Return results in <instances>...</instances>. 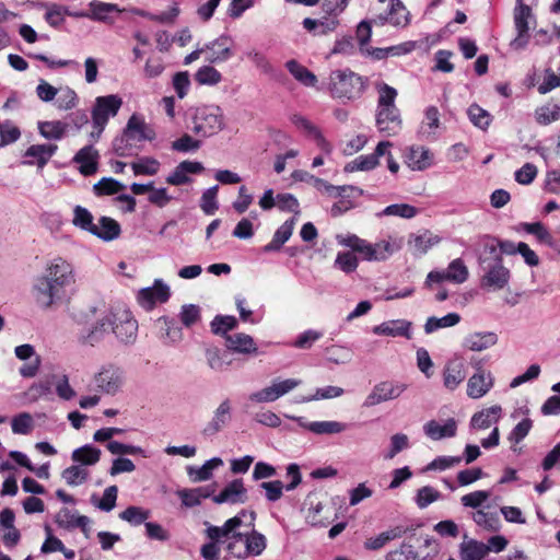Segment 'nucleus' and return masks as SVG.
Wrapping results in <instances>:
<instances>
[{"mask_svg":"<svg viewBox=\"0 0 560 560\" xmlns=\"http://www.w3.org/2000/svg\"><path fill=\"white\" fill-rule=\"evenodd\" d=\"M256 513L242 510L222 526L209 525L206 533L209 539H224L228 552L236 559L260 556L267 547L265 535L255 530Z\"/></svg>","mask_w":560,"mask_h":560,"instance_id":"1","label":"nucleus"},{"mask_svg":"<svg viewBox=\"0 0 560 560\" xmlns=\"http://www.w3.org/2000/svg\"><path fill=\"white\" fill-rule=\"evenodd\" d=\"M74 281L72 264L62 257H55L46 264L44 271L33 279L32 298L40 310H50L61 301L66 289Z\"/></svg>","mask_w":560,"mask_h":560,"instance_id":"2","label":"nucleus"},{"mask_svg":"<svg viewBox=\"0 0 560 560\" xmlns=\"http://www.w3.org/2000/svg\"><path fill=\"white\" fill-rule=\"evenodd\" d=\"M366 89L368 79L350 69H337L329 74L328 90L335 98L353 102L361 98Z\"/></svg>","mask_w":560,"mask_h":560,"instance_id":"3","label":"nucleus"},{"mask_svg":"<svg viewBox=\"0 0 560 560\" xmlns=\"http://www.w3.org/2000/svg\"><path fill=\"white\" fill-rule=\"evenodd\" d=\"M336 240L339 245L351 248L368 261H384L399 249L398 245L389 241L372 244L355 234H337Z\"/></svg>","mask_w":560,"mask_h":560,"instance_id":"4","label":"nucleus"},{"mask_svg":"<svg viewBox=\"0 0 560 560\" xmlns=\"http://www.w3.org/2000/svg\"><path fill=\"white\" fill-rule=\"evenodd\" d=\"M191 130L195 135L208 138L224 128L222 108L218 105H202L195 108Z\"/></svg>","mask_w":560,"mask_h":560,"instance_id":"5","label":"nucleus"},{"mask_svg":"<svg viewBox=\"0 0 560 560\" xmlns=\"http://www.w3.org/2000/svg\"><path fill=\"white\" fill-rule=\"evenodd\" d=\"M478 261L482 270L480 281L482 288L499 291L509 284L511 272L503 265L502 257L489 258L481 255L478 257Z\"/></svg>","mask_w":560,"mask_h":560,"instance_id":"6","label":"nucleus"},{"mask_svg":"<svg viewBox=\"0 0 560 560\" xmlns=\"http://www.w3.org/2000/svg\"><path fill=\"white\" fill-rule=\"evenodd\" d=\"M93 383L97 392L116 395L125 384V372L115 364H104L94 374Z\"/></svg>","mask_w":560,"mask_h":560,"instance_id":"7","label":"nucleus"},{"mask_svg":"<svg viewBox=\"0 0 560 560\" xmlns=\"http://www.w3.org/2000/svg\"><path fill=\"white\" fill-rule=\"evenodd\" d=\"M122 105V100L116 94L97 96L92 108L93 128L104 130L109 118L115 117Z\"/></svg>","mask_w":560,"mask_h":560,"instance_id":"8","label":"nucleus"},{"mask_svg":"<svg viewBox=\"0 0 560 560\" xmlns=\"http://www.w3.org/2000/svg\"><path fill=\"white\" fill-rule=\"evenodd\" d=\"M408 385L395 381H382L373 386L369 395L365 397L362 407L372 408L380 404L399 398Z\"/></svg>","mask_w":560,"mask_h":560,"instance_id":"9","label":"nucleus"},{"mask_svg":"<svg viewBox=\"0 0 560 560\" xmlns=\"http://www.w3.org/2000/svg\"><path fill=\"white\" fill-rule=\"evenodd\" d=\"M301 383L302 381L296 378H276L269 386L252 393L248 398L257 404L272 402L295 389Z\"/></svg>","mask_w":560,"mask_h":560,"instance_id":"10","label":"nucleus"},{"mask_svg":"<svg viewBox=\"0 0 560 560\" xmlns=\"http://www.w3.org/2000/svg\"><path fill=\"white\" fill-rule=\"evenodd\" d=\"M112 331L120 342L128 345L136 341L138 323L129 311L112 312Z\"/></svg>","mask_w":560,"mask_h":560,"instance_id":"11","label":"nucleus"},{"mask_svg":"<svg viewBox=\"0 0 560 560\" xmlns=\"http://www.w3.org/2000/svg\"><path fill=\"white\" fill-rule=\"evenodd\" d=\"M234 42L231 36L222 34L203 46L207 54L206 60L209 63H222L233 56Z\"/></svg>","mask_w":560,"mask_h":560,"instance_id":"12","label":"nucleus"},{"mask_svg":"<svg viewBox=\"0 0 560 560\" xmlns=\"http://www.w3.org/2000/svg\"><path fill=\"white\" fill-rule=\"evenodd\" d=\"M232 421V402L223 399L213 410L211 419L206 423L201 433L205 436H213L226 428Z\"/></svg>","mask_w":560,"mask_h":560,"instance_id":"13","label":"nucleus"},{"mask_svg":"<svg viewBox=\"0 0 560 560\" xmlns=\"http://www.w3.org/2000/svg\"><path fill=\"white\" fill-rule=\"evenodd\" d=\"M170 295V287L162 279H155L152 287L139 291L138 302L143 308L150 311L156 303H165Z\"/></svg>","mask_w":560,"mask_h":560,"instance_id":"14","label":"nucleus"},{"mask_svg":"<svg viewBox=\"0 0 560 560\" xmlns=\"http://www.w3.org/2000/svg\"><path fill=\"white\" fill-rule=\"evenodd\" d=\"M477 372L471 375L467 383V395L478 399L483 397L493 386V377L490 372L486 373L481 368V361L474 363Z\"/></svg>","mask_w":560,"mask_h":560,"instance_id":"15","label":"nucleus"},{"mask_svg":"<svg viewBox=\"0 0 560 560\" xmlns=\"http://www.w3.org/2000/svg\"><path fill=\"white\" fill-rule=\"evenodd\" d=\"M401 118L397 106L376 110V127L386 136H394L401 129Z\"/></svg>","mask_w":560,"mask_h":560,"instance_id":"16","label":"nucleus"},{"mask_svg":"<svg viewBox=\"0 0 560 560\" xmlns=\"http://www.w3.org/2000/svg\"><path fill=\"white\" fill-rule=\"evenodd\" d=\"M532 15L530 8L526 4L520 3L515 9L514 23L517 30L516 38L511 43L515 49H522L527 45L528 42V20Z\"/></svg>","mask_w":560,"mask_h":560,"instance_id":"17","label":"nucleus"},{"mask_svg":"<svg viewBox=\"0 0 560 560\" xmlns=\"http://www.w3.org/2000/svg\"><path fill=\"white\" fill-rule=\"evenodd\" d=\"M292 178L296 182H305L311 184L316 189L320 191H325L330 196H342V194L348 189H353L352 186H334L326 180L318 178L311 173L302 170H296L292 173Z\"/></svg>","mask_w":560,"mask_h":560,"instance_id":"18","label":"nucleus"},{"mask_svg":"<svg viewBox=\"0 0 560 560\" xmlns=\"http://www.w3.org/2000/svg\"><path fill=\"white\" fill-rule=\"evenodd\" d=\"M246 489L242 479H234L225 486V488L217 495L213 497V502L217 504L222 503H244L247 499Z\"/></svg>","mask_w":560,"mask_h":560,"instance_id":"19","label":"nucleus"},{"mask_svg":"<svg viewBox=\"0 0 560 560\" xmlns=\"http://www.w3.org/2000/svg\"><path fill=\"white\" fill-rule=\"evenodd\" d=\"M412 323L406 319H393L373 327V332L378 336L406 337L411 339Z\"/></svg>","mask_w":560,"mask_h":560,"instance_id":"20","label":"nucleus"},{"mask_svg":"<svg viewBox=\"0 0 560 560\" xmlns=\"http://www.w3.org/2000/svg\"><path fill=\"white\" fill-rule=\"evenodd\" d=\"M100 154L92 145H86L79 150L73 161L79 164V171L84 176L93 175L97 172Z\"/></svg>","mask_w":560,"mask_h":560,"instance_id":"21","label":"nucleus"},{"mask_svg":"<svg viewBox=\"0 0 560 560\" xmlns=\"http://www.w3.org/2000/svg\"><path fill=\"white\" fill-rule=\"evenodd\" d=\"M57 525L65 529L80 528L89 537L91 520L84 515H77L68 509H62L55 517Z\"/></svg>","mask_w":560,"mask_h":560,"instance_id":"22","label":"nucleus"},{"mask_svg":"<svg viewBox=\"0 0 560 560\" xmlns=\"http://www.w3.org/2000/svg\"><path fill=\"white\" fill-rule=\"evenodd\" d=\"M202 171L203 165L200 162L183 161L166 177V183L174 186L184 185L190 182L188 174H198Z\"/></svg>","mask_w":560,"mask_h":560,"instance_id":"23","label":"nucleus"},{"mask_svg":"<svg viewBox=\"0 0 560 560\" xmlns=\"http://www.w3.org/2000/svg\"><path fill=\"white\" fill-rule=\"evenodd\" d=\"M57 149L56 144H33L25 151V158L28 160L24 164L37 165L39 168H43L56 153Z\"/></svg>","mask_w":560,"mask_h":560,"instance_id":"24","label":"nucleus"},{"mask_svg":"<svg viewBox=\"0 0 560 560\" xmlns=\"http://www.w3.org/2000/svg\"><path fill=\"white\" fill-rule=\"evenodd\" d=\"M423 432L433 441L453 438L457 432V423L453 418L447 419L444 424H440L435 420H430L423 425Z\"/></svg>","mask_w":560,"mask_h":560,"instance_id":"25","label":"nucleus"},{"mask_svg":"<svg viewBox=\"0 0 560 560\" xmlns=\"http://www.w3.org/2000/svg\"><path fill=\"white\" fill-rule=\"evenodd\" d=\"M133 140L142 141L149 140L152 141L155 138V131L151 128L142 117L133 114L127 121V125L124 129Z\"/></svg>","mask_w":560,"mask_h":560,"instance_id":"26","label":"nucleus"},{"mask_svg":"<svg viewBox=\"0 0 560 560\" xmlns=\"http://www.w3.org/2000/svg\"><path fill=\"white\" fill-rule=\"evenodd\" d=\"M300 425L317 435H330V434H339L347 430V424L339 421H312L306 422L302 418H296Z\"/></svg>","mask_w":560,"mask_h":560,"instance_id":"27","label":"nucleus"},{"mask_svg":"<svg viewBox=\"0 0 560 560\" xmlns=\"http://www.w3.org/2000/svg\"><path fill=\"white\" fill-rule=\"evenodd\" d=\"M112 312L104 317L100 318L85 334L80 338L81 342L89 346H94L100 342L106 334L112 330Z\"/></svg>","mask_w":560,"mask_h":560,"instance_id":"28","label":"nucleus"},{"mask_svg":"<svg viewBox=\"0 0 560 560\" xmlns=\"http://www.w3.org/2000/svg\"><path fill=\"white\" fill-rule=\"evenodd\" d=\"M466 377L465 363L462 359L450 361L443 373L444 386L454 390Z\"/></svg>","mask_w":560,"mask_h":560,"instance_id":"29","label":"nucleus"},{"mask_svg":"<svg viewBox=\"0 0 560 560\" xmlns=\"http://www.w3.org/2000/svg\"><path fill=\"white\" fill-rule=\"evenodd\" d=\"M498 342V335L493 331L469 334L464 339V347L470 351H485Z\"/></svg>","mask_w":560,"mask_h":560,"instance_id":"30","label":"nucleus"},{"mask_svg":"<svg viewBox=\"0 0 560 560\" xmlns=\"http://www.w3.org/2000/svg\"><path fill=\"white\" fill-rule=\"evenodd\" d=\"M501 413L502 408L499 405L485 408L471 417L470 427L476 430L489 429L499 421Z\"/></svg>","mask_w":560,"mask_h":560,"instance_id":"31","label":"nucleus"},{"mask_svg":"<svg viewBox=\"0 0 560 560\" xmlns=\"http://www.w3.org/2000/svg\"><path fill=\"white\" fill-rule=\"evenodd\" d=\"M406 163L412 171H424L432 164V154L424 147H411L406 155Z\"/></svg>","mask_w":560,"mask_h":560,"instance_id":"32","label":"nucleus"},{"mask_svg":"<svg viewBox=\"0 0 560 560\" xmlns=\"http://www.w3.org/2000/svg\"><path fill=\"white\" fill-rule=\"evenodd\" d=\"M382 23L387 22L396 27H406L410 22L409 12L400 0H390V8L385 16H380Z\"/></svg>","mask_w":560,"mask_h":560,"instance_id":"33","label":"nucleus"},{"mask_svg":"<svg viewBox=\"0 0 560 560\" xmlns=\"http://www.w3.org/2000/svg\"><path fill=\"white\" fill-rule=\"evenodd\" d=\"M89 19L97 22L113 23L112 13H119L121 10L117 4L93 0L89 3Z\"/></svg>","mask_w":560,"mask_h":560,"instance_id":"34","label":"nucleus"},{"mask_svg":"<svg viewBox=\"0 0 560 560\" xmlns=\"http://www.w3.org/2000/svg\"><path fill=\"white\" fill-rule=\"evenodd\" d=\"M121 233L120 224L109 217H101L96 224V231L93 235L104 242H110L119 237Z\"/></svg>","mask_w":560,"mask_h":560,"instance_id":"35","label":"nucleus"},{"mask_svg":"<svg viewBox=\"0 0 560 560\" xmlns=\"http://www.w3.org/2000/svg\"><path fill=\"white\" fill-rule=\"evenodd\" d=\"M295 225V219L287 220L273 234L270 243L264 246L265 253L279 250L292 236Z\"/></svg>","mask_w":560,"mask_h":560,"instance_id":"36","label":"nucleus"},{"mask_svg":"<svg viewBox=\"0 0 560 560\" xmlns=\"http://www.w3.org/2000/svg\"><path fill=\"white\" fill-rule=\"evenodd\" d=\"M441 238L438 235L432 234L430 231H424L419 235H411L408 244L416 255L425 254L431 247L439 244Z\"/></svg>","mask_w":560,"mask_h":560,"instance_id":"37","label":"nucleus"},{"mask_svg":"<svg viewBox=\"0 0 560 560\" xmlns=\"http://www.w3.org/2000/svg\"><path fill=\"white\" fill-rule=\"evenodd\" d=\"M229 349L238 353H254L257 351L256 345L249 335L238 332L225 337Z\"/></svg>","mask_w":560,"mask_h":560,"instance_id":"38","label":"nucleus"},{"mask_svg":"<svg viewBox=\"0 0 560 560\" xmlns=\"http://www.w3.org/2000/svg\"><path fill=\"white\" fill-rule=\"evenodd\" d=\"M100 458L101 450L90 444L75 448L71 454V459L82 467L93 466L98 463Z\"/></svg>","mask_w":560,"mask_h":560,"instance_id":"39","label":"nucleus"},{"mask_svg":"<svg viewBox=\"0 0 560 560\" xmlns=\"http://www.w3.org/2000/svg\"><path fill=\"white\" fill-rule=\"evenodd\" d=\"M285 67L293 78L305 86H315L317 83L316 75L306 67L292 59L287 61Z\"/></svg>","mask_w":560,"mask_h":560,"instance_id":"40","label":"nucleus"},{"mask_svg":"<svg viewBox=\"0 0 560 560\" xmlns=\"http://www.w3.org/2000/svg\"><path fill=\"white\" fill-rule=\"evenodd\" d=\"M222 465H223V460L220 457H213V458L207 460L200 467H189L188 475L191 478V480L195 482L206 481L212 477L213 469H215Z\"/></svg>","mask_w":560,"mask_h":560,"instance_id":"41","label":"nucleus"},{"mask_svg":"<svg viewBox=\"0 0 560 560\" xmlns=\"http://www.w3.org/2000/svg\"><path fill=\"white\" fill-rule=\"evenodd\" d=\"M489 553V547L486 544L471 539L460 545L462 560H481Z\"/></svg>","mask_w":560,"mask_h":560,"instance_id":"42","label":"nucleus"},{"mask_svg":"<svg viewBox=\"0 0 560 560\" xmlns=\"http://www.w3.org/2000/svg\"><path fill=\"white\" fill-rule=\"evenodd\" d=\"M471 518L478 526L489 532H498L501 527L500 517L495 512H486L479 509L472 513Z\"/></svg>","mask_w":560,"mask_h":560,"instance_id":"43","label":"nucleus"},{"mask_svg":"<svg viewBox=\"0 0 560 560\" xmlns=\"http://www.w3.org/2000/svg\"><path fill=\"white\" fill-rule=\"evenodd\" d=\"M68 125L60 120L39 121L38 131L48 140H60L65 137Z\"/></svg>","mask_w":560,"mask_h":560,"instance_id":"44","label":"nucleus"},{"mask_svg":"<svg viewBox=\"0 0 560 560\" xmlns=\"http://www.w3.org/2000/svg\"><path fill=\"white\" fill-rule=\"evenodd\" d=\"M460 322V315L457 313H448L443 317L431 316L424 324L425 334H432L438 329L453 327Z\"/></svg>","mask_w":560,"mask_h":560,"instance_id":"45","label":"nucleus"},{"mask_svg":"<svg viewBox=\"0 0 560 560\" xmlns=\"http://www.w3.org/2000/svg\"><path fill=\"white\" fill-rule=\"evenodd\" d=\"M72 224L92 235L94 231H96V224L94 223L92 213L82 206L74 207Z\"/></svg>","mask_w":560,"mask_h":560,"instance_id":"46","label":"nucleus"},{"mask_svg":"<svg viewBox=\"0 0 560 560\" xmlns=\"http://www.w3.org/2000/svg\"><path fill=\"white\" fill-rule=\"evenodd\" d=\"M440 110L436 106H428L424 110V119L420 132L425 136H434L440 128Z\"/></svg>","mask_w":560,"mask_h":560,"instance_id":"47","label":"nucleus"},{"mask_svg":"<svg viewBox=\"0 0 560 560\" xmlns=\"http://www.w3.org/2000/svg\"><path fill=\"white\" fill-rule=\"evenodd\" d=\"M521 228L526 233L535 235L538 242L546 244L550 247H553V245H555L553 237H552L551 233L548 231V229L542 223L525 222V223L521 224Z\"/></svg>","mask_w":560,"mask_h":560,"instance_id":"48","label":"nucleus"},{"mask_svg":"<svg viewBox=\"0 0 560 560\" xmlns=\"http://www.w3.org/2000/svg\"><path fill=\"white\" fill-rule=\"evenodd\" d=\"M535 119L539 125L547 126L560 119V105L548 103L535 110Z\"/></svg>","mask_w":560,"mask_h":560,"instance_id":"49","label":"nucleus"},{"mask_svg":"<svg viewBox=\"0 0 560 560\" xmlns=\"http://www.w3.org/2000/svg\"><path fill=\"white\" fill-rule=\"evenodd\" d=\"M61 477L68 486L77 487L88 480L89 470L80 465H72L62 471Z\"/></svg>","mask_w":560,"mask_h":560,"instance_id":"50","label":"nucleus"},{"mask_svg":"<svg viewBox=\"0 0 560 560\" xmlns=\"http://www.w3.org/2000/svg\"><path fill=\"white\" fill-rule=\"evenodd\" d=\"M375 89L378 93L377 109L396 106L397 90L385 82H376Z\"/></svg>","mask_w":560,"mask_h":560,"instance_id":"51","label":"nucleus"},{"mask_svg":"<svg viewBox=\"0 0 560 560\" xmlns=\"http://www.w3.org/2000/svg\"><path fill=\"white\" fill-rule=\"evenodd\" d=\"M468 268L460 258L452 260L445 270V277L447 281L454 283H463L468 278Z\"/></svg>","mask_w":560,"mask_h":560,"instance_id":"52","label":"nucleus"},{"mask_svg":"<svg viewBox=\"0 0 560 560\" xmlns=\"http://www.w3.org/2000/svg\"><path fill=\"white\" fill-rule=\"evenodd\" d=\"M160 162L150 156L140 158L137 162L131 163L135 175H155L160 170Z\"/></svg>","mask_w":560,"mask_h":560,"instance_id":"53","label":"nucleus"},{"mask_svg":"<svg viewBox=\"0 0 560 560\" xmlns=\"http://www.w3.org/2000/svg\"><path fill=\"white\" fill-rule=\"evenodd\" d=\"M119 517L128 522L131 525H140L147 523L145 521L150 517V511L144 510L140 506H128L126 510L119 513Z\"/></svg>","mask_w":560,"mask_h":560,"instance_id":"54","label":"nucleus"},{"mask_svg":"<svg viewBox=\"0 0 560 560\" xmlns=\"http://www.w3.org/2000/svg\"><path fill=\"white\" fill-rule=\"evenodd\" d=\"M418 209L408 203H394L387 206L378 215L399 217L404 219H411L418 214Z\"/></svg>","mask_w":560,"mask_h":560,"instance_id":"55","label":"nucleus"},{"mask_svg":"<svg viewBox=\"0 0 560 560\" xmlns=\"http://www.w3.org/2000/svg\"><path fill=\"white\" fill-rule=\"evenodd\" d=\"M125 186L112 178V177H103L93 186V190L97 196H109L119 192L122 190Z\"/></svg>","mask_w":560,"mask_h":560,"instance_id":"56","label":"nucleus"},{"mask_svg":"<svg viewBox=\"0 0 560 560\" xmlns=\"http://www.w3.org/2000/svg\"><path fill=\"white\" fill-rule=\"evenodd\" d=\"M237 326V319L230 315H217L211 322V331L214 335L228 336V331Z\"/></svg>","mask_w":560,"mask_h":560,"instance_id":"57","label":"nucleus"},{"mask_svg":"<svg viewBox=\"0 0 560 560\" xmlns=\"http://www.w3.org/2000/svg\"><path fill=\"white\" fill-rule=\"evenodd\" d=\"M470 121L478 128L486 130L491 122V115L477 104H472L467 110Z\"/></svg>","mask_w":560,"mask_h":560,"instance_id":"58","label":"nucleus"},{"mask_svg":"<svg viewBox=\"0 0 560 560\" xmlns=\"http://www.w3.org/2000/svg\"><path fill=\"white\" fill-rule=\"evenodd\" d=\"M441 499V493L431 486H424L417 490L415 498L416 504L419 509H425L431 503Z\"/></svg>","mask_w":560,"mask_h":560,"instance_id":"59","label":"nucleus"},{"mask_svg":"<svg viewBox=\"0 0 560 560\" xmlns=\"http://www.w3.org/2000/svg\"><path fill=\"white\" fill-rule=\"evenodd\" d=\"M248 60H250L255 67L264 74H272L273 67L271 62L268 60L265 54L261 51L250 48L245 52Z\"/></svg>","mask_w":560,"mask_h":560,"instance_id":"60","label":"nucleus"},{"mask_svg":"<svg viewBox=\"0 0 560 560\" xmlns=\"http://www.w3.org/2000/svg\"><path fill=\"white\" fill-rule=\"evenodd\" d=\"M56 97V106L59 109L68 110L77 106L78 95L69 86L58 89V94Z\"/></svg>","mask_w":560,"mask_h":560,"instance_id":"61","label":"nucleus"},{"mask_svg":"<svg viewBox=\"0 0 560 560\" xmlns=\"http://www.w3.org/2000/svg\"><path fill=\"white\" fill-rule=\"evenodd\" d=\"M199 84L215 85L222 80L221 73L212 66H202L195 74Z\"/></svg>","mask_w":560,"mask_h":560,"instance_id":"62","label":"nucleus"},{"mask_svg":"<svg viewBox=\"0 0 560 560\" xmlns=\"http://www.w3.org/2000/svg\"><path fill=\"white\" fill-rule=\"evenodd\" d=\"M133 139L125 130L119 137H116L113 141L114 152L121 158H127L133 154Z\"/></svg>","mask_w":560,"mask_h":560,"instance_id":"63","label":"nucleus"},{"mask_svg":"<svg viewBox=\"0 0 560 560\" xmlns=\"http://www.w3.org/2000/svg\"><path fill=\"white\" fill-rule=\"evenodd\" d=\"M218 189H219L218 185L212 186V187L208 188L207 190H205L201 196L200 208L208 215L213 214L219 208V205L217 201Z\"/></svg>","mask_w":560,"mask_h":560,"instance_id":"64","label":"nucleus"}]
</instances>
